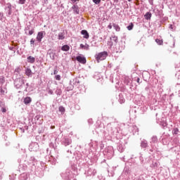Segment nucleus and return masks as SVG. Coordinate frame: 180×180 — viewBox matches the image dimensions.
I'll use <instances>...</instances> for the list:
<instances>
[{
    "mask_svg": "<svg viewBox=\"0 0 180 180\" xmlns=\"http://www.w3.org/2000/svg\"><path fill=\"white\" fill-rule=\"evenodd\" d=\"M97 63H100L103 61V60H105L106 57H108V52L103 51L101 52L95 56Z\"/></svg>",
    "mask_w": 180,
    "mask_h": 180,
    "instance_id": "1",
    "label": "nucleus"
},
{
    "mask_svg": "<svg viewBox=\"0 0 180 180\" xmlns=\"http://www.w3.org/2000/svg\"><path fill=\"white\" fill-rule=\"evenodd\" d=\"M76 60L79 63H81V64H86V58H85L84 57H82L81 56H77Z\"/></svg>",
    "mask_w": 180,
    "mask_h": 180,
    "instance_id": "2",
    "label": "nucleus"
},
{
    "mask_svg": "<svg viewBox=\"0 0 180 180\" xmlns=\"http://www.w3.org/2000/svg\"><path fill=\"white\" fill-rule=\"evenodd\" d=\"M81 34L83 35L84 39H89V34L88 33V31L83 30H82Z\"/></svg>",
    "mask_w": 180,
    "mask_h": 180,
    "instance_id": "3",
    "label": "nucleus"
},
{
    "mask_svg": "<svg viewBox=\"0 0 180 180\" xmlns=\"http://www.w3.org/2000/svg\"><path fill=\"white\" fill-rule=\"evenodd\" d=\"M41 39H43V32H39L37 36V41H41Z\"/></svg>",
    "mask_w": 180,
    "mask_h": 180,
    "instance_id": "4",
    "label": "nucleus"
},
{
    "mask_svg": "<svg viewBox=\"0 0 180 180\" xmlns=\"http://www.w3.org/2000/svg\"><path fill=\"white\" fill-rule=\"evenodd\" d=\"M32 102V98L26 97L24 98V103L25 105H29Z\"/></svg>",
    "mask_w": 180,
    "mask_h": 180,
    "instance_id": "5",
    "label": "nucleus"
},
{
    "mask_svg": "<svg viewBox=\"0 0 180 180\" xmlns=\"http://www.w3.org/2000/svg\"><path fill=\"white\" fill-rule=\"evenodd\" d=\"M27 61H28V63L33 64V63H34V61H36V59L33 56H29L27 58Z\"/></svg>",
    "mask_w": 180,
    "mask_h": 180,
    "instance_id": "6",
    "label": "nucleus"
},
{
    "mask_svg": "<svg viewBox=\"0 0 180 180\" xmlns=\"http://www.w3.org/2000/svg\"><path fill=\"white\" fill-rule=\"evenodd\" d=\"M112 26H113L114 29L116 30V32H120V27L119 26V25H117L116 23H113Z\"/></svg>",
    "mask_w": 180,
    "mask_h": 180,
    "instance_id": "7",
    "label": "nucleus"
},
{
    "mask_svg": "<svg viewBox=\"0 0 180 180\" xmlns=\"http://www.w3.org/2000/svg\"><path fill=\"white\" fill-rule=\"evenodd\" d=\"M61 50L63 51H68L70 50V46L64 45V46H62Z\"/></svg>",
    "mask_w": 180,
    "mask_h": 180,
    "instance_id": "8",
    "label": "nucleus"
},
{
    "mask_svg": "<svg viewBox=\"0 0 180 180\" xmlns=\"http://www.w3.org/2000/svg\"><path fill=\"white\" fill-rule=\"evenodd\" d=\"M58 110L59 112H60L61 115H64V113H65V108H64L63 106H60Z\"/></svg>",
    "mask_w": 180,
    "mask_h": 180,
    "instance_id": "9",
    "label": "nucleus"
},
{
    "mask_svg": "<svg viewBox=\"0 0 180 180\" xmlns=\"http://www.w3.org/2000/svg\"><path fill=\"white\" fill-rule=\"evenodd\" d=\"M155 41L159 46H162L164 44V41H162V39H156Z\"/></svg>",
    "mask_w": 180,
    "mask_h": 180,
    "instance_id": "10",
    "label": "nucleus"
},
{
    "mask_svg": "<svg viewBox=\"0 0 180 180\" xmlns=\"http://www.w3.org/2000/svg\"><path fill=\"white\" fill-rule=\"evenodd\" d=\"M58 40H64L65 39L64 34H63L62 32L59 33L58 36Z\"/></svg>",
    "mask_w": 180,
    "mask_h": 180,
    "instance_id": "11",
    "label": "nucleus"
},
{
    "mask_svg": "<svg viewBox=\"0 0 180 180\" xmlns=\"http://www.w3.org/2000/svg\"><path fill=\"white\" fill-rule=\"evenodd\" d=\"M72 9L74 10V12H75L77 14L79 13V9L77 6H73Z\"/></svg>",
    "mask_w": 180,
    "mask_h": 180,
    "instance_id": "12",
    "label": "nucleus"
},
{
    "mask_svg": "<svg viewBox=\"0 0 180 180\" xmlns=\"http://www.w3.org/2000/svg\"><path fill=\"white\" fill-rule=\"evenodd\" d=\"M145 18L148 20L149 19H151V13H146L145 15Z\"/></svg>",
    "mask_w": 180,
    "mask_h": 180,
    "instance_id": "13",
    "label": "nucleus"
},
{
    "mask_svg": "<svg viewBox=\"0 0 180 180\" xmlns=\"http://www.w3.org/2000/svg\"><path fill=\"white\" fill-rule=\"evenodd\" d=\"M133 27H134V25L133 24V22H131L130 25L127 27V29H128L129 30H133Z\"/></svg>",
    "mask_w": 180,
    "mask_h": 180,
    "instance_id": "14",
    "label": "nucleus"
},
{
    "mask_svg": "<svg viewBox=\"0 0 180 180\" xmlns=\"http://www.w3.org/2000/svg\"><path fill=\"white\" fill-rule=\"evenodd\" d=\"M26 75H30L32 74V70L30 69H27L25 71Z\"/></svg>",
    "mask_w": 180,
    "mask_h": 180,
    "instance_id": "15",
    "label": "nucleus"
},
{
    "mask_svg": "<svg viewBox=\"0 0 180 180\" xmlns=\"http://www.w3.org/2000/svg\"><path fill=\"white\" fill-rule=\"evenodd\" d=\"M55 79H56V81H60L61 79V76H60V75H56Z\"/></svg>",
    "mask_w": 180,
    "mask_h": 180,
    "instance_id": "16",
    "label": "nucleus"
},
{
    "mask_svg": "<svg viewBox=\"0 0 180 180\" xmlns=\"http://www.w3.org/2000/svg\"><path fill=\"white\" fill-rule=\"evenodd\" d=\"M33 33H34V30H30L28 34L30 36H32V34H33Z\"/></svg>",
    "mask_w": 180,
    "mask_h": 180,
    "instance_id": "17",
    "label": "nucleus"
},
{
    "mask_svg": "<svg viewBox=\"0 0 180 180\" xmlns=\"http://www.w3.org/2000/svg\"><path fill=\"white\" fill-rule=\"evenodd\" d=\"M94 2L96 4V5H99V4H101V1H94Z\"/></svg>",
    "mask_w": 180,
    "mask_h": 180,
    "instance_id": "18",
    "label": "nucleus"
},
{
    "mask_svg": "<svg viewBox=\"0 0 180 180\" xmlns=\"http://www.w3.org/2000/svg\"><path fill=\"white\" fill-rule=\"evenodd\" d=\"M81 49H86V46H85L84 44H80Z\"/></svg>",
    "mask_w": 180,
    "mask_h": 180,
    "instance_id": "19",
    "label": "nucleus"
},
{
    "mask_svg": "<svg viewBox=\"0 0 180 180\" xmlns=\"http://www.w3.org/2000/svg\"><path fill=\"white\" fill-rule=\"evenodd\" d=\"M57 74H58V71L57 70H55L53 71V75H57Z\"/></svg>",
    "mask_w": 180,
    "mask_h": 180,
    "instance_id": "20",
    "label": "nucleus"
},
{
    "mask_svg": "<svg viewBox=\"0 0 180 180\" xmlns=\"http://www.w3.org/2000/svg\"><path fill=\"white\" fill-rule=\"evenodd\" d=\"M1 112H3V113H5L6 112V108H1Z\"/></svg>",
    "mask_w": 180,
    "mask_h": 180,
    "instance_id": "21",
    "label": "nucleus"
},
{
    "mask_svg": "<svg viewBox=\"0 0 180 180\" xmlns=\"http://www.w3.org/2000/svg\"><path fill=\"white\" fill-rule=\"evenodd\" d=\"M30 44H34V40L33 39H31Z\"/></svg>",
    "mask_w": 180,
    "mask_h": 180,
    "instance_id": "22",
    "label": "nucleus"
},
{
    "mask_svg": "<svg viewBox=\"0 0 180 180\" xmlns=\"http://www.w3.org/2000/svg\"><path fill=\"white\" fill-rule=\"evenodd\" d=\"M108 29H112V24H110L108 26Z\"/></svg>",
    "mask_w": 180,
    "mask_h": 180,
    "instance_id": "23",
    "label": "nucleus"
},
{
    "mask_svg": "<svg viewBox=\"0 0 180 180\" xmlns=\"http://www.w3.org/2000/svg\"><path fill=\"white\" fill-rule=\"evenodd\" d=\"M137 82L139 83V84H140V78H137Z\"/></svg>",
    "mask_w": 180,
    "mask_h": 180,
    "instance_id": "24",
    "label": "nucleus"
},
{
    "mask_svg": "<svg viewBox=\"0 0 180 180\" xmlns=\"http://www.w3.org/2000/svg\"><path fill=\"white\" fill-rule=\"evenodd\" d=\"M177 133H178V129H176L174 134H177Z\"/></svg>",
    "mask_w": 180,
    "mask_h": 180,
    "instance_id": "25",
    "label": "nucleus"
},
{
    "mask_svg": "<svg viewBox=\"0 0 180 180\" xmlns=\"http://www.w3.org/2000/svg\"><path fill=\"white\" fill-rule=\"evenodd\" d=\"M20 4H25V1H20Z\"/></svg>",
    "mask_w": 180,
    "mask_h": 180,
    "instance_id": "26",
    "label": "nucleus"
},
{
    "mask_svg": "<svg viewBox=\"0 0 180 180\" xmlns=\"http://www.w3.org/2000/svg\"><path fill=\"white\" fill-rule=\"evenodd\" d=\"M15 71H18H18H19V68H17V69L15 70Z\"/></svg>",
    "mask_w": 180,
    "mask_h": 180,
    "instance_id": "27",
    "label": "nucleus"
},
{
    "mask_svg": "<svg viewBox=\"0 0 180 180\" xmlns=\"http://www.w3.org/2000/svg\"><path fill=\"white\" fill-rule=\"evenodd\" d=\"M69 144H70V141L68 142V146H69Z\"/></svg>",
    "mask_w": 180,
    "mask_h": 180,
    "instance_id": "28",
    "label": "nucleus"
},
{
    "mask_svg": "<svg viewBox=\"0 0 180 180\" xmlns=\"http://www.w3.org/2000/svg\"><path fill=\"white\" fill-rule=\"evenodd\" d=\"M55 127H51V129H54Z\"/></svg>",
    "mask_w": 180,
    "mask_h": 180,
    "instance_id": "29",
    "label": "nucleus"
},
{
    "mask_svg": "<svg viewBox=\"0 0 180 180\" xmlns=\"http://www.w3.org/2000/svg\"><path fill=\"white\" fill-rule=\"evenodd\" d=\"M93 1H101V0H93Z\"/></svg>",
    "mask_w": 180,
    "mask_h": 180,
    "instance_id": "30",
    "label": "nucleus"
},
{
    "mask_svg": "<svg viewBox=\"0 0 180 180\" xmlns=\"http://www.w3.org/2000/svg\"><path fill=\"white\" fill-rule=\"evenodd\" d=\"M8 15H11V12L8 13Z\"/></svg>",
    "mask_w": 180,
    "mask_h": 180,
    "instance_id": "31",
    "label": "nucleus"
},
{
    "mask_svg": "<svg viewBox=\"0 0 180 180\" xmlns=\"http://www.w3.org/2000/svg\"><path fill=\"white\" fill-rule=\"evenodd\" d=\"M171 28L172 29V25H170Z\"/></svg>",
    "mask_w": 180,
    "mask_h": 180,
    "instance_id": "32",
    "label": "nucleus"
},
{
    "mask_svg": "<svg viewBox=\"0 0 180 180\" xmlns=\"http://www.w3.org/2000/svg\"><path fill=\"white\" fill-rule=\"evenodd\" d=\"M71 1H77V0H71Z\"/></svg>",
    "mask_w": 180,
    "mask_h": 180,
    "instance_id": "33",
    "label": "nucleus"
},
{
    "mask_svg": "<svg viewBox=\"0 0 180 180\" xmlns=\"http://www.w3.org/2000/svg\"><path fill=\"white\" fill-rule=\"evenodd\" d=\"M19 1H25V0H19Z\"/></svg>",
    "mask_w": 180,
    "mask_h": 180,
    "instance_id": "34",
    "label": "nucleus"
},
{
    "mask_svg": "<svg viewBox=\"0 0 180 180\" xmlns=\"http://www.w3.org/2000/svg\"><path fill=\"white\" fill-rule=\"evenodd\" d=\"M44 1H48V0H44Z\"/></svg>",
    "mask_w": 180,
    "mask_h": 180,
    "instance_id": "35",
    "label": "nucleus"
},
{
    "mask_svg": "<svg viewBox=\"0 0 180 180\" xmlns=\"http://www.w3.org/2000/svg\"><path fill=\"white\" fill-rule=\"evenodd\" d=\"M128 1H131V0H128Z\"/></svg>",
    "mask_w": 180,
    "mask_h": 180,
    "instance_id": "36",
    "label": "nucleus"
}]
</instances>
